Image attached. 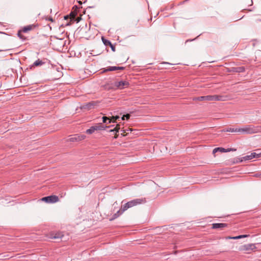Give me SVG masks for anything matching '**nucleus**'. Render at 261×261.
Listing matches in <instances>:
<instances>
[{"mask_svg":"<svg viewBox=\"0 0 261 261\" xmlns=\"http://www.w3.org/2000/svg\"><path fill=\"white\" fill-rule=\"evenodd\" d=\"M44 64V62H43L42 60H40V59H38L35 62H34L32 65L30 66V68L32 69L33 67H34L35 66H40L43 65Z\"/></svg>","mask_w":261,"mask_h":261,"instance_id":"nucleus-15","label":"nucleus"},{"mask_svg":"<svg viewBox=\"0 0 261 261\" xmlns=\"http://www.w3.org/2000/svg\"><path fill=\"white\" fill-rule=\"evenodd\" d=\"M164 64H169L168 63H167V62H164Z\"/></svg>","mask_w":261,"mask_h":261,"instance_id":"nucleus-36","label":"nucleus"},{"mask_svg":"<svg viewBox=\"0 0 261 261\" xmlns=\"http://www.w3.org/2000/svg\"><path fill=\"white\" fill-rule=\"evenodd\" d=\"M102 119L103 123H107V124L110 123L112 121V120L111 119H110L109 118H108L106 116L102 117Z\"/></svg>","mask_w":261,"mask_h":261,"instance_id":"nucleus-20","label":"nucleus"},{"mask_svg":"<svg viewBox=\"0 0 261 261\" xmlns=\"http://www.w3.org/2000/svg\"><path fill=\"white\" fill-rule=\"evenodd\" d=\"M245 67L244 66L233 67L231 68L230 71L234 72H243L245 71Z\"/></svg>","mask_w":261,"mask_h":261,"instance_id":"nucleus-14","label":"nucleus"},{"mask_svg":"<svg viewBox=\"0 0 261 261\" xmlns=\"http://www.w3.org/2000/svg\"><path fill=\"white\" fill-rule=\"evenodd\" d=\"M10 49H10V48H4V49H0V52L7 51L10 50Z\"/></svg>","mask_w":261,"mask_h":261,"instance_id":"nucleus-31","label":"nucleus"},{"mask_svg":"<svg viewBox=\"0 0 261 261\" xmlns=\"http://www.w3.org/2000/svg\"><path fill=\"white\" fill-rule=\"evenodd\" d=\"M129 118H130V115L127 114L126 115H123V116L121 117V119L122 120H124L125 119L128 120Z\"/></svg>","mask_w":261,"mask_h":261,"instance_id":"nucleus-26","label":"nucleus"},{"mask_svg":"<svg viewBox=\"0 0 261 261\" xmlns=\"http://www.w3.org/2000/svg\"><path fill=\"white\" fill-rule=\"evenodd\" d=\"M63 236L64 235L61 232H53L50 233L49 238L54 239H62Z\"/></svg>","mask_w":261,"mask_h":261,"instance_id":"nucleus-10","label":"nucleus"},{"mask_svg":"<svg viewBox=\"0 0 261 261\" xmlns=\"http://www.w3.org/2000/svg\"><path fill=\"white\" fill-rule=\"evenodd\" d=\"M255 133L261 132V125L255 126Z\"/></svg>","mask_w":261,"mask_h":261,"instance_id":"nucleus-28","label":"nucleus"},{"mask_svg":"<svg viewBox=\"0 0 261 261\" xmlns=\"http://www.w3.org/2000/svg\"><path fill=\"white\" fill-rule=\"evenodd\" d=\"M109 46L111 47V48L113 51H114V52L115 51V47L114 46V45L111 44V45H110Z\"/></svg>","mask_w":261,"mask_h":261,"instance_id":"nucleus-30","label":"nucleus"},{"mask_svg":"<svg viewBox=\"0 0 261 261\" xmlns=\"http://www.w3.org/2000/svg\"><path fill=\"white\" fill-rule=\"evenodd\" d=\"M256 248L255 245L253 244H246L242 246L240 250L244 251H248L253 250Z\"/></svg>","mask_w":261,"mask_h":261,"instance_id":"nucleus-8","label":"nucleus"},{"mask_svg":"<svg viewBox=\"0 0 261 261\" xmlns=\"http://www.w3.org/2000/svg\"><path fill=\"white\" fill-rule=\"evenodd\" d=\"M115 86L117 88L119 89H122L129 86V83L125 81H121L119 82H116L114 84Z\"/></svg>","mask_w":261,"mask_h":261,"instance_id":"nucleus-6","label":"nucleus"},{"mask_svg":"<svg viewBox=\"0 0 261 261\" xmlns=\"http://www.w3.org/2000/svg\"><path fill=\"white\" fill-rule=\"evenodd\" d=\"M42 200L47 203H55L59 200V198L57 196L51 195L43 197Z\"/></svg>","mask_w":261,"mask_h":261,"instance_id":"nucleus-3","label":"nucleus"},{"mask_svg":"<svg viewBox=\"0 0 261 261\" xmlns=\"http://www.w3.org/2000/svg\"><path fill=\"white\" fill-rule=\"evenodd\" d=\"M97 104L98 102L96 101H91L83 105V108L87 110H89L93 109L97 105Z\"/></svg>","mask_w":261,"mask_h":261,"instance_id":"nucleus-9","label":"nucleus"},{"mask_svg":"<svg viewBox=\"0 0 261 261\" xmlns=\"http://www.w3.org/2000/svg\"><path fill=\"white\" fill-rule=\"evenodd\" d=\"M248 237V235H247V234H243V235L238 236H236V237H228V239H229L237 240V239H242V238H246V237Z\"/></svg>","mask_w":261,"mask_h":261,"instance_id":"nucleus-19","label":"nucleus"},{"mask_svg":"<svg viewBox=\"0 0 261 261\" xmlns=\"http://www.w3.org/2000/svg\"><path fill=\"white\" fill-rule=\"evenodd\" d=\"M95 130H96V128H95L94 126H92L86 130V133L91 134L94 133Z\"/></svg>","mask_w":261,"mask_h":261,"instance_id":"nucleus-23","label":"nucleus"},{"mask_svg":"<svg viewBox=\"0 0 261 261\" xmlns=\"http://www.w3.org/2000/svg\"><path fill=\"white\" fill-rule=\"evenodd\" d=\"M224 132H240V130L239 128H229L226 129V130H224Z\"/></svg>","mask_w":261,"mask_h":261,"instance_id":"nucleus-21","label":"nucleus"},{"mask_svg":"<svg viewBox=\"0 0 261 261\" xmlns=\"http://www.w3.org/2000/svg\"><path fill=\"white\" fill-rule=\"evenodd\" d=\"M17 35H18V36L20 39H21L22 40H25V39H26V38H25V37H24L23 36H22V35H21V31H18Z\"/></svg>","mask_w":261,"mask_h":261,"instance_id":"nucleus-25","label":"nucleus"},{"mask_svg":"<svg viewBox=\"0 0 261 261\" xmlns=\"http://www.w3.org/2000/svg\"><path fill=\"white\" fill-rule=\"evenodd\" d=\"M115 70H117V66H109L107 68H104L102 72L113 71Z\"/></svg>","mask_w":261,"mask_h":261,"instance_id":"nucleus-18","label":"nucleus"},{"mask_svg":"<svg viewBox=\"0 0 261 261\" xmlns=\"http://www.w3.org/2000/svg\"><path fill=\"white\" fill-rule=\"evenodd\" d=\"M101 39H102V41L103 44L106 46H110V45H111L112 43L111 42V41H109V40L105 39L103 37H102L101 38Z\"/></svg>","mask_w":261,"mask_h":261,"instance_id":"nucleus-22","label":"nucleus"},{"mask_svg":"<svg viewBox=\"0 0 261 261\" xmlns=\"http://www.w3.org/2000/svg\"><path fill=\"white\" fill-rule=\"evenodd\" d=\"M94 126L95 128H96V130H104V129H106V128H109L111 127H112L113 126L112 125L106 126V125H105L102 124V123H98V124H96L95 125H94Z\"/></svg>","mask_w":261,"mask_h":261,"instance_id":"nucleus-13","label":"nucleus"},{"mask_svg":"<svg viewBox=\"0 0 261 261\" xmlns=\"http://www.w3.org/2000/svg\"><path fill=\"white\" fill-rule=\"evenodd\" d=\"M119 129H120V127H118V126H117L115 127H114L113 129H111L109 130L108 132H116V133H117L119 132Z\"/></svg>","mask_w":261,"mask_h":261,"instance_id":"nucleus-24","label":"nucleus"},{"mask_svg":"<svg viewBox=\"0 0 261 261\" xmlns=\"http://www.w3.org/2000/svg\"><path fill=\"white\" fill-rule=\"evenodd\" d=\"M261 157V152H252L250 155H247L243 157L245 161L250 160L254 158H258Z\"/></svg>","mask_w":261,"mask_h":261,"instance_id":"nucleus-7","label":"nucleus"},{"mask_svg":"<svg viewBox=\"0 0 261 261\" xmlns=\"http://www.w3.org/2000/svg\"><path fill=\"white\" fill-rule=\"evenodd\" d=\"M64 17H65V19H67L68 16V15H67V16H65Z\"/></svg>","mask_w":261,"mask_h":261,"instance_id":"nucleus-34","label":"nucleus"},{"mask_svg":"<svg viewBox=\"0 0 261 261\" xmlns=\"http://www.w3.org/2000/svg\"><path fill=\"white\" fill-rule=\"evenodd\" d=\"M119 118L120 117L118 116H113L111 119L112 120V122H114L116 120L119 119Z\"/></svg>","mask_w":261,"mask_h":261,"instance_id":"nucleus-29","label":"nucleus"},{"mask_svg":"<svg viewBox=\"0 0 261 261\" xmlns=\"http://www.w3.org/2000/svg\"><path fill=\"white\" fill-rule=\"evenodd\" d=\"M227 226L228 224L226 223H213L212 224L213 229H220L222 230Z\"/></svg>","mask_w":261,"mask_h":261,"instance_id":"nucleus-11","label":"nucleus"},{"mask_svg":"<svg viewBox=\"0 0 261 261\" xmlns=\"http://www.w3.org/2000/svg\"><path fill=\"white\" fill-rule=\"evenodd\" d=\"M86 137L84 135L75 134L71 136L68 139L70 142L80 141L84 140Z\"/></svg>","mask_w":261,"mask_h":261,"instance_id":"nucleus-5","label":"nucleus"},{"mask_svg":"<svg viewBox=\"0 0 261 261\" xmlns=\"http://www.w3.org/2000/svg\"><path fill=\"white\" fill-rule=\"evenodd\" d=\"M80 8L77 6H74L73 7V9H74L75 11H76L77 9H79Z\"/></svg>","mask_w":261,"mask_h":261,"instance_id":"nucleus-33","label":"nucleus"},{"mask_svg":"<svg viewBox=\"0 0 261 261\" xmlns=\"http://www.w3.org/2000/svg\"><path fill=\"white\" fill-rule=\"evenodd\" d=\"M146 200L145 198H136L126 202L123 205H122L121 207L122 209V212H125L129 208L138 205L144 204L146 203Z\"/></svg>","mask_w":261,"mask_h":261,"instance_id":"nucleus-2","label":"nucleus"},{"mask_svg":"<svg viewBox=\"0 0 261 261\" xmlns=\"http://www.w3.org/2000/svg\"><path fill=\"white\" fill-rule=\"evenodd\" d=\"M240 132H243L247 134L255 133V126L249 125L243 128H239Z\"/></svg>","mask_w":261,"mask_h":261,"instance_id":"nucleus-4","label":"nucleus"},{"mask_svg":"<svg viewBox=\"0 0 261 261\" xmlns=\"http://www.w3.org/2000/svg\"><path fill=\"white\" fill-rule=\"evenodd\" d=\"M226 96L223 95H206L195 97L194 100L198 101H224L226 99Z\"/></svg>","mask_w":261,"mask_h":261,"instance_id":"nucleus-1","label":"nucleus"},{"mask_svg":"<svg viewBox=\"0 0 261 261\" xmlns=\"http://www.w3.org/2000/svg\"><path fill=\"white\" fill-rule=\"evenodd\" d=\"M229 150H226L225 148H222V147H217V148H215L214 149V150L213 151V153L214 154H215L217 151H220V152H227Z\"/></svg>","mask_w":261,"mask_h":261,"instance_id":"nucleus-17","label":"nucleus"},{"mask_svg":"<svg viewBox=\"0 0 261 261\" xmlns=\"http://www.w3.org/2000/svg\"><path fill=\"white\" fill-rule=\"evenodd\" d=\"M79 3H80V5H82V2H79Z\"/></svg>","mask_w":261,"mask_h":261,"instance_id":"nucleus-35","label":"nucleus"},{"mask_svg":"<svg viewBox=\"0 0 261 261\" xmlns=\"http://www.w3.org/2000/svg\"><path fill=\"white\" fill-rule=\"evenodd\" d=\"M255 133L261 132V125L255 126Z\"/></svg>","mask_w":261,"mask_h":261,"instance_id":"nucleus-27","label":"nucleus"},{"mask_svg":"<svg viewBox=\"0 0 261 261\" xmlns=\"http://www.w3.org/2000/svg\"><path fill=\"white\" fill-rule=\"evenodd\" d=\"M123 212H122V209L121 207L120 209L117 212V213H115L113 215L112 218L110 219V220H113L116 219L117 218L119 217L120 215H121L123 213Z\"/></svg>","mask_w":261,"mask_h":261,"instance_id":"nucleus-16","label":"nucleus"},{"mask_svg":"<svg viewBox=\"0 0 261 261\" xmlns=\"http://www.w3.org/2000/svg\"><path fill=\"white\" fill-rule=\"evenodd\" d=\"M124 69V67L117 66V70H123Z\"/></svg>","mask_w":261,"mask_h":261,"instance_id":"nucleus-32","label":"nucleus"},{"mask_svg":"<svg viewBox=\"0 0 261 261\" xmlns=\"http://www.w3.org/2000/svg\"><path fill=\"white\" fill-rule=\"evenodd\" d=\"M37 25L35 24H30L27 26H25L23 28L22 30V32L23 33H27L30 31H31L37 27Z\"/></svg>","mask_w":261,"mask_h":261,"instance_id":"nucleus-12","label":"nucleus"}]
</instances>
